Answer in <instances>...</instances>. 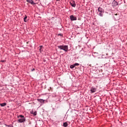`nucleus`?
<instances>
[{
    "label": "nucleus",
    "mask_w": 127,
    "mask_h": 127,
    "mask_svg": "<svg viewBox=\"0 0 127 127\" xmlns=\"http://www.w3.org/2000/svg\"><path fill=\"white\" fill-rule=\"evenodd\" d=\"M58 48L59 49H60L61 50H64V51L67 52V51H69L68 50V45H61V46H58Z\"/></svg>",
    "instance_id": "nucleus-1"
},
{
    "label": "nucleus",
    "mask_w": 127,
    "mask_h": 127,
    "mask_svg": "<svg viewBox=\"0 0 127 127\" xmlns=\"http://www.w3.org/2000/svg\"><path fill=\"white\" fill-rule=\"evenodd\" d=\"M98 11H99V13L98 14V15L99 16H101L103 17V14L105 12V10H104V9H103V8L99 7L98 8Z\"/></svg>",
    "instance_id": "nucleus-2"
},
{
    "label": "nucleus",
    "mask_w": 127,
    "mask_h": 127,
    "mask_svg": "<svg viewBox=\"0 0 127 127\" xmlns=\"http://www.w3.org/2000/svg\"><path fill=\"white\" fill-rule=\"evenodd\" d=\"M114 18L115 19V20H119L121 18V15H120V14L116 13L114 15Z\"/></svg>",
    "instance_id": "nucleus-3"
},
{
    "label": "nucleus",
    "mask_w": 127,
    "mask_h": 127,
    "mask_svg": "<svg viewBox=\"0 0 127 127\" xmlns=\"http://www.w3.org/2000/svg\"><path fill=\"white\" fill-rule=\"evenodd\" d=\"M112 5L113 7H116V6H117V5H119V2H118V1H116V0H114L112 1Z\"/></svg>",
    "instance_id": "nucleus-4"
},
{
    "label": "nucleus",
    "mask_w": 127,
    "mask_h": 127,
    "mask_svg": "<svg viewBox=\"0 0 127 127\" xmlns=\"http://www.w3.org/2000/svg\"><path fill=\"white\" fill-rule=\"evenodd\" d=\"M69 3L72 7H76V2L74 0H71Z\"/></svg>",
    "instance_id": "nucleus-5"
},
{
    "label": "nucleus",
    "mask_w": 127,
    "mask_h": 127,
    "mask_svg": "<svg viewBox=\"0 0 127 127\" xmlns=\"http://www.w3.org/2000/svg\"><path fill=\"white\" fill-rule=\"evenodd\" d=\"M97 91V88L94 87H92L90 88V92L91 93V94H93L94 93H96Z\"/></svg>",
    "instance_id": "nucleus-6"
},
{
    "label": "nucleus",
    "mask_w": 127,
    "mask_h": 127,
    "mask_svg": "<svg viewBox=\"0 0 127 127\" xmlns=\"http://www.w3.org/2000/svg\"><path fill=\"white\" fill-rule=\"evenodd\" d=\"M70 19L71 21H73L74 20H76L77 19V17H75L74 15H71L70 16Z\"/></svg>",
    "instance_id": "nucleus-7"
},
{
    "label": "nucleus",
    "mask_w": 127,
    "mask_h": 127,
    "mask_svg": "<svg viewBox=\"0 0 127 127\" xmlns=\"http://www.w3.org/2000/svg\"><path fill=\"white\" fill-rule=\"evenodd\" d=\"M25 121H26L25 118H21V119L18 120V123H24V122H25Z\"/></svg>",
    "instance_id": "nucleus-8"
},
{
    "label": "nucleus",
    "mask_w": 127,
    "mask_h": 127,
    "mask_svg": "<svg viewBox=\"0 0 127 127\" xmlns=\"http://www.w3.org/2000/svg\"><path fill=\"white\" fill-rule=\"evenodd\" d=\"M26 1L29 3H31V4H35V3H34V1L33 0H26Z\"/></svg>",
    "instance_id": "nucleus-9"
},
{
    "label": "nucleus",
    "mask_w": 127,
    "mask_h": 127,
    "mask_svg": "<svg viewBox=\"0 0 127 127\" xmlns=\"http://www.w3.org/2000/svg\"><path fill=\"white\" fill-rule=\"evenodd\" d=\"M44 48L43 46H40L39 52L40 53H42V52H43Z\"/></svg>",
    "instance_id": "nucleus-10"
},
{
    "label": "nucleus",
    "mask_w": 127,
    "mask_h": 127,
    "mask_svg": "<svg viewBox=\"0 0 127 127\" xmlns=\"http://www.w3.org/2000/svg\"><path fill=\"white\" fill-rule=\"evenodd\" d=\"M38 102H39L41 103V104H44V100L41 99H37Z\"/></svg>",
    "instance_id": "nucleus-11"
},
{
    "label": "nucleus",
    "mask_w": 127,
    "mask_h": 127,
    "mask_svg": "<svg viewBox=\"0 0 127 127\" xmlns=\"http://www.w3.org/2000/svg\"><path fill=\"white\" fill-rule=\"evenodd\" d=\"M0 106L1 107H5V106H6V103H0Z\"/></svg>",
    "instance_id": "nucleus-12"
},
{
    "label": "nucleus",
    "mask_w": 127,
    "mask_h": 127,
    "mask_svg": "<svg viewBox=\"0 0 127 127\" xmlns=\"http://www.w3.org/2000/svg\"><path fill=\"white\" fill-rule=\"evenodd\" d=\"M27 16L26 15H25V17H24V22H27Z\"/></svg>",
    "instance_id": "nucleus-13"
},
{
    "label": "nucleus",
    "mask_w": 127,
    "mask_h": 127,
    "mask_svg": "<svg viewBox=\"0 0 127 127\" xmlns=\"http://www.w3.org/2000/svg\"><path fill=\"white\" fill-rule=\"evenodd\" d=\"M63 127H68V123H67V122L64 123Z\"/></svg>",
    "instance_id": "nucleus-14"
},
{
    "label": "nucleus",
    "mask_w": 127,
    "mask_h": 127,
    "mask_svg": "<svg viewBox=\"0 0 127 127\" xmlns=\"http://www.w3.org/2000/svg\"><path fill=\"white\" fill-rule=\"evenodd\" d=\"M70 69H73V68H75V65L74 64H71L70 65Z\"/></svg>",
    "instance_id": "nucleus-15"
},
{
    "label": "nucleus",
    "mask_w": 127,
    "mask_h": 127,
    "mask_svg": "<svg viewBox=\"0 0 127 127\" xmlns=\"http://www.w3.org/2000/svg\"><path fill=\"white\" fill-rule=\"evenodd\" d=\"M19 118H21V119H25V117L23 115H19Z\"/></svg>",
    "instance_id": "nucleus-16"
},
{
    "label": "nucleus",
    "mask_w": 127,
    "mask_h": 127,
    "mask_svg": "<svg viewBox=\"0 0 127 127\" xmlns=\"http://www.w3.org/2000/svg\"><path fill=\"white\" fill-rule=\"evenodd\" d=\"M5 126H6V127H13L12 125H8L5 124Z\"/></svg>",
    "instance_id": "nucleus-17"
},
{
    "label": "nucleus",
    "mask_w": 127,
    "mask_h": 127,
    "mask_svg": "<svg viewBox=\"0 0 127 127\" xmlns=\"http://www.w3.org/2000/svg\"><path fill=\"white\" fill-rule=\"evenodd\" d=\"M31 114H33L34 116H36L37 115V112L36 111L34 112V113H31Z\"/></svg>",
    "instance_id": "nucleus-18"
},
{
    "label": "nucleus",
    "mask_w": 127,
    "mask_h": 127,
    "mask_svg": "<svg viewBox=\"0 0 127 127\" xmlns=\"http://www.w3.org/2000/svg\"><path fill=\"white\" fill-rule=\"evenodd\" d=\"M74 66L76 67V66H79L80 65V64H79L78 63H75L74 64Z\"/></svg>",
    "instance_id": "nucleus-19"
},
{
    "label": "nucleus",
    "mask_w": 127,
    "mask_h": 127,
    "mask_svg": "<svg viewBox=\"0 0 127 127\" xmlns=\"http://www.w3.org/2000/svg\"><path fill=\"white\" fill-rule=\"evenodd\" d=\"M59 36H63V34H58Z\"/></svg>",
    "instance_id": "nucleus-20"
},
{
    "label": "nucleus",
    "mask_w": 127,
    "mask_h": 127,
    "mask_svg": "<svg viewBox=\"0 0 127 127\" xmlns=\"http://www.w3.org/2000/svg\"><path fill=\"white\" fill-rule=\"evenodd\" d=\"M32 72H33V71H35V68H33L31 69Z\"/></svg>",
    "instance_id": "nucleus-21"
},
{
    "label": "nucleus",
    "mask_w": 127,
    "mask_h": 127,
    "mask_svg": "<svg viewBox=\"0 0 127 127\" xmlns=\"http://www.w3.org/2000/svg\"><path fill=\"white\" fill-rule=\"evenodd\" d=\"M1 62H2V63L5 62V61H4V60H2V61H1Z\"/></svg>",
    "instance_id": "nucleus-22"
},
{
    "label": "nucleus",
    "mask_w": 127,
    "mask_h": 127,
    "mask_svg": "<svg viewBox=\"0 0 127 127\" xmlns=\"http://www.w3.org/2000/svg\"><path fill=\"white\" fill-rule=\"evenodd\" d=\"M56 1H60V0H56Z\"/></svg>",
    "instance_id": "nucleus-23"
},
{
    "label": "nucleus",
    "mask_w": 127,
    "mask_h": 127,
    "mask_svg": "<svg viewBox=\"0 0 127 127\" xmlns=\"http://www.w3.org/2000/svg\"><path fill=\"white\" fill-rule=\"evenodd\" d=\"M27 44H28V42H27Z\"/></svg>",
    "instance_id": "nucleus-24"
},
{
    "label": "nucleus",
    "mask_w": 127,
    "mask_h": 127,
    "mask_svg": "<svg viewBox=\"0 0 127 127\" xmlns=\"http://www.w3.org/2000/svg\"><path fill=\"white\" fill-rule=\"evenodd\" d=\"M44 62H45V60H44Z\"/></svg>",
    "instance_id": "nucleus-25"
}]
</instances>
